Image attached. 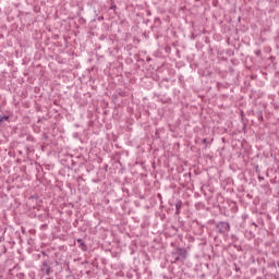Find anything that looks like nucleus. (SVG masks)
<instances>
[{
    "mask_svg": "<svg viewBox=\"0 0 279 279\" xmlns=\"http://www.w3.org/2000/svg\"><path fill=\"white\" fill-rule=\"evenodd\" d=\"M3 121H8V117L0 118V123L3 122Z\"/></svg>",
    "mask_w": 279,
    "mask_h": 279,
    "instance_id": "nucleus-2",
    "label": "nucleus"
},
{
    "mask_svg": "<svg viewBox=\"0 0 279 279\" xmlns=\"http://www.w3.org/2000/svg\"><path fill=\"white\" fill-rule=\"evenodd\" d=\"M221 228H225V231L228 232V230H230V226L226 222H222L219 225Z\"/></svg>",
    "mask_w": 279,
    "mask_h": 279,
    "instance_id": "nucleus-1",
    "label": "nucleus"
}]
</instances>
